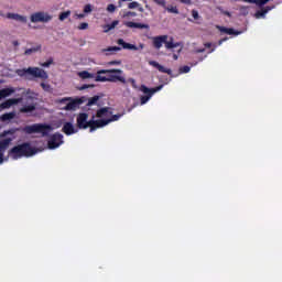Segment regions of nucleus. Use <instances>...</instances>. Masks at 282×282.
Wrapping results in <instances>:
<instances>
[{"mask_svg":"<svg viewBox=\"0 0 282 282\" xmlns=\"http://www.w3.org/2000/svg\"><path fill=\"white\" fill-rule=\"evenodd\" d=\"M122 69H98L95 77L96 83H122L127 84L126 77H122Z\"/></svg>","mask_w":282,"mask_h":282,"instance_id":"nucleus-1","label":"nucleus"},{"mask_svg":"<svg viewBox=\"0 0 282 282\" xmlns=\"http://www.w3.org/2000/svg\"><path fill=\"white\" fill-rule=\"evenodd\" d=\"M36 154V150L29 142L20 143L14 145L10 151L9 155L12 160L17 161L23 156H32Z\"/></svg>","mask_w":282,"mask_h":282,"instance_id":"nucleus-2","label":"nucleus"},{"mask_svg":"<svg viewBox=\"0 0 282 282\" xmlns=\"http://www.w3.org/2000/svg\"><path fill=\"white\" fill-rule=\"evenodd\" d=\"M15 74H18L21 78H24L26 80H33L35 78H40L43 80L48 79V74L44 69H41L40 67H29L23 69L15 70Z\"/></svg>","mask_w":282,"mask_h":282,"instance_id":"nucleus-3","label":"nucleus"},{"mask_svg":"<svg viewBox=\"0 0 282 282\" xmlns=\"http://www.w3.org/2000/svg\"><path fill=\"white\" fill-rule=\"evenodd\" d=\"M52 130V126L46 123H34L31 126H26L23 129L24 133H41V135L43 137H48Z\"/></svg>","mask_w":282,"mask_h":282,"instance_id":"nucleus-4","label":"nucleus"},{"mask_svg":"<svg viewBox=\"0 0 282 282\" xmlns=\"http://www.w3.org/2000/svg\"><path fill=\"white\" fill-rule=\"evenodd\" d=\"M163 89V85H159L155 88H148L145 85H141L140 90L143 96L140 97V104L141 105H147L149 100H151L152 96Z\"/></svg>","mask_w":282,"mask_h":282,"instance_id":"nucleus-5","label":"nucleus"},{"mask_svg":"<svg viewBox=\"0 0 282 282\" xmlns=\"http://www.w3.org/2000/svg\"><path fill=\"white\" fill-rule=\"evenodd\" d=\"M100 100V96H94L89 99H87L86 97H82V98H77V99H72V108H75L79 105H84L86 104L87 110H90V107L97 105V102Z\"/></svg>","mask_w":282,"mask_h":282,"instance_id":"nucleus-6","label":"nucleus"},{"mask_svg":"<svg viewBox=\"0 0 282 282\" xmlns=\"http://www.w3.org/2000/svg\"><path fill=\"white\" fill-rule=\"evenodd\" d=\"M51 20L52 17L43 11L32 13L30 17L31 23H48Z\"/></svg>","mask_w":282,"mask_h":282,"instance_id":"nucleus-7","label":"nucleus"},{"mask_svg":"<svg viewBox=\"0 0 282 282\" xmlns=\"http://www.w3.org/2000/svg\"><path fill=\"white\" fill-rule=\"evenodd\" d=\"M95 119H96V116L91 115V119L89 120V126H88V128L90 129V132H94L96 129L107 127L109 124L106 118L100 120H95Z\"/></svg>","mask_w":282,"mask_h":282,"instance_id":"nucleus-8","label":"nucleus"},{"mask_svg":"<svg viewBox=\"0 0 282 282\" xmlns=\"http://www.w3.org/2000/svg\"><path fill=\"white\" fill-rule=\"evenodd\" d=\"M63 142V135L61 133L53 134L47 141V148L53 150L61 147Z\"/></svg>","mask_w":282,"mask_h":282,"instance_id":"nucleus-9","label":"nucleus"},{"mask_svg":"<svg viewBox=\"0 0 282 282\" xmlns=\"http://www.w3.org/2000/svg\"><path fill=\"white\" fill-rule=\"evenodd\" d=\"M112 116L110 107H102L96 111L95 118L97 119H108Z\"/></svg>","mask_w":282,"mask_h":282,"instance_id":"nucleus-10","label":"nucleus"},{"mask_svg":"<svg viewBox=\"0 0 282 282\" xmlns=\"http://www.w3.org/2000/svg\"><path fill=\"white\" fill-rule=\"evenodd\" d=\"M56 105H59V110H66L70 111L72 109V98H63V99H56Z\"/></svg>","mask_w":282,"mask_h":282,"instance_id":"nucleus-11","label":"nucleus"},{"mask_svg":"<svg viewBox=\"0 0 282 282\" xmlns=\"http://www.w3.org/2000/svg\"><path fill=\"white\" fill-rule=\"evenodd\" d=\"M88 115L87 113H80L77 118V126L79 129H87L89 128V121H87Z\"/></svg>","mask_w":282,"mask_h":282,"instance_id":"nucleus-12","label":"nucleus"},{"mask_svg":"<svg viewBox=\"0 0 282 282\" xmlns=\"http://www.w3.org/2000/svg\"><path fill=\"white\" fill-rule=\"evenodd\" d=\"M169 40V35H159L155 36L154 39H152V45H154V47L156 50H161V47L163 46V44H165V41Z\"/></svg>","mask_w":282,"mask_h":282,"instance_id":"nucleus-13","label":"nucleus"},{"mask_svg":"<svg viewBox=\"0 0 282 282\" xmlns=\"http://www.w3.org/2000/svg\"><path fill=\"white\" fill-rule=\"evenodd\" d=\"M149 65L151 67H155L161 74H167V75L172 76V69L165 68L164 66H162L160 63H158L155 61H150Z\"/></svg>","mask_w":282,"mask_h":282,"instance_id":"nucleus-14","label":"nucleus"},{"mask_svg":"<svg viewBox=\"0 0 282 282\" xmlns=\"http://www.w3.org/2000/svg\"><path fill=\"white\" fill-rule=\"evenodd\" d=\"M6 18L9 19V20H13L15 22H19V23H26L28 22L26 17L20 15L18 13L9 12V13L6 14Z\"/></svg>","mask_w":282,"mask_h":282,"instance_id":"nucleus-15","label":"nucleus"},{"mask_svg":"<svg viewBox=\"0 0 282 282\" xmlns=\"http://www.w3.org/2000/svg\"><path fill=\"white\" fill-rule=\"evenodd\" d=\"M126 28L129 29H138V30H149V24H142V23H134V22H124L123 23Z\"/></svg>","mask_w":282,"mask_h":282,"instance_id":"nucleus-16","label":"nucleus"},{"mask_svg":"<svg viewBox=\"0 0 282 282\" xmlns=\"http://www.w3.org/2000/svg\"><path fill=\"white\" fill-rule=\"evenodd\" d=\"M21 102V98L19 99H7L0 105V108L6 110L9 109L13 105H19Z\"/></svg>","mask_w":282,"mask_h":282,"instance_id":"nucleus-17","label":"nucleus"},{"mask_svg":"<svg viewBox=\"0 0 282 282\" xmlns=\"http://www.w3.org/2000/svg\"><path fill=\"white\" fill-rule=\"evenodd\" d=\"M36 110V104H31V105H23L21 108H20V112L21 113H32L33 111Z\"/></svg>","mask_w":282,"mask_h":282,"instance_id":"nucleus-18","label":"nucleus"},{"mask_svg":"<svg viewBox=\"0 0 282 282\" xmlns=\"http://www.w3.org/2000/svg\"><path fill=\"white\" fill-rule=\"evenodd\" d=\"M117 44L121 45L123 50L138 51V46L127 43L124 40H117Z\"/></svg>","mask_w":282,"mask_h":282,"instance_id":"nucleus-19","label":"nucleus"},{"mask_svg":"<svg viewBox=\"0 0 282 282\" xmlns=\"http://www.w3.org/2000/svg\"><path fill=\"white\" fill-rule=\"evenodd\" d=\"M12 142L11 138H6L0 141V152L6 153L7 149H9L10 143Z\"/></svg>","mask_w":282,"mask_h":282,"instance_id":"nucleus-20","label":"nucleus"},{"mask_svg":"<svg viewBox=\"0 0 282 282\" xmlns=\"http://www.w3.org/2000/svg\"><path fill=\"white\" fill-rule=\"evenodd\" d=\"M77 75L79 76L80 79L86 80V79H96L95 74L89 73L88 70H82L78 72Z\"/></svg>","mask_w":282,"mask_h":282,"instance_id":"nucleus-21","label":"nucleus"},{"mask_svg":"<svg viewBox=\"0 0 282 282\" xmlns=\"http://www.w3.org/2000/svg\"><path fill=\"white\" fill-rule=\"evenodd\" d=\"M220 33H225L227 35H239L240 33L235 31L231 28L218 26Z\"/></svg>","mask_w":282,"mask_h":282,"instance_id":"nucleus-22","label":"nucleus"},{"mask_svg":"<svg viewBox=\"0 0 282 282\" xmlns=\"http://www.w3.org/2000/svg\"><path fill=\"white\" fill-rule=\"evenodd\" d=\"M15 93L14 88H3L0 90V101L2 98H7Z\"/></svg>","mask_w":282,"mask_h":282,"instance_id":"nucleus-23","label":"nucleus"},{"mask_svg":"<svg viewBox=\"0 0 282 282\" xmlns=\"http://www.w3.org/2000/svg\"><path fill=\"white\" fill-rule=\"evenodd\" d=\"M118 25H119V21L118 20H115L111 24H105L104 25V32L108 33L111 30H115Z\"/></svg>","mask_w":282,"mask_h":282,"instance_id":"nucleus-24","label":"nucleus"},{"mask_svg":"<svg viewBox=\"0 0 282 282\" xmlns=\"http://www.w3.org/2000/svg\"><path fill=\"white\" fill-rule=\"evenodd\" d=\"M242 1L248 2V3H253V4H257L260 8H262L263 6H265L271 0H242Z\"/></svg>","mask_w":282,"mask_h":282,"instance_id":"nucleus-25","label":"nucleus"},{"mask_svg":"<svg viewBox=\"0 0 282 282\" xmlns=\"http://www.w3.org/2000/svg\"><path fill=\"white\" fill-rule=\"evenodd\" d=\"M41 48H42L41 45L34 46V47H31V48H26V51H24V55H26V56L32 55L35 52H40Z\"/></svg>","mask_w":282,"mask_h":282,"instance_id":"nucleus-26","label":"nucleus"},{"mask_svg":"<svg viewBox=\"0 0 282 282\" xmlns=\"http://www.w3.org/2000/svg\"><path fill=\"white\" fill-rule=\"evenodd\" d=\"M15 118V113L14 112H9V113H4V115H1V121L2 122H7L11 119H14Z\"/></svg>","mask_w":282,"mask_h":282,"instance_id":"nucleus-27","label":"nucleus"},{"mask_svg":"<svg viewBox=\"0 0 282 282\" xmlns=\"http://www.w3.org/2000/svg\"><path fill=\"white\" fill-rule=\"evenodd\" d=\"M273 9V7H265V8H262L261 10H259L257 12V18H261V17H264L268 12H270L271 10Z\"/></svg>","mask_w":282,"mask_h":282,"instance_id":"nucleus-28","label":"nucleus"},{"mask_svg":"<svg viewBox=\"0 0 282 282\" xmlns=\"http://www.w3.org/2000/svg\"><path fill=\"white\" fill-rule=\"evenodd\" d=\"M63 132L67 135H70L72 134V122L68 121L64 124L63 127Z\"/></svg>","mask_w":282,"mask_h":282,"instance_id":"nucleus-29","label":"nucleus"},{"mask_svg":"<svg viewBox=\"0 0 282 282\" xmlns=\"http://www.w3.org/2000/svg\"><path fill=\"white\" fill-rule=\"evenodd\" d=\"M40 87L47 94H52L53 93V88L50 84H45V83H41Z\"/></svg>","mask_w":282,"mask_h":282,"instance_id":"nucleus-30","label":"nucleus"},{"mask_svg":"<svg viewBox=\"0 0 282 282\" xmlns=\"http://www.w3.org/2000/svg\"><path fill=\"white\" fill-rule=\"evenodd\" d=\"M122 116H124V113L121 115H112L111 118H105L108 122V124H110L111 122L118 121Z\"/></svg>","mask_w":282,"mask_h":282,"instance_id":"nucleus-31","label":"nucleus"},{"mask_svg":"<svg viewBox=\"0 0 282 282\" xmlns=\"http://www.w3.org/2000/svg\"><path fill=\"white\" fill-rule=\"evenodd\" d=\"M137 15H138V13L134 11H124L122 14V18L130 19V18H135Z\"/></svg>","mask_w":282,"mask_h":282,"instance_id":"nucleus-32","label":"nucleus"},{"mask_svg":"<svg viewBox=\"0 0 282 282\" xmlns=\"http://www.w3.org/2000/svg\"><path fill=\"white\" fill-rule=\"evenodd\" d=\"M169 13H172V14H180V11L177 9V7H163Z\"/></svg>","mask_w":282,"mask_h":282,"instance_id":"nucleus-33","label":"nucleus"},{"mask_svg":"<svg viewBox=\"0 0 282 282\" xmlns=\"http://www.w3.org/2000/svg\"><path fill=\"white\" fill-rule=\"evenodd\" d=\"M164 45L167 50H173L176 48L178 46V44H174L173 41H166L164 42Z\"/></svg>","mask_w":282,"mask_h":282,"instance_id":"nucleus-34","label":"nucleus"},{"mask_svg":"<svg viewBox=\"0 0 282 282\" xmlns=\"http://www.w3.org/2000/svg\"><path fill=\"white\" fill-rule=\"evenodd\" d=\"M120 51H121L120 46H108L107 48L104 50V52H109V53L120 52Z\"/></svg>","mask_w":282,"mask_h":282,"instance_id":"nucleus-35","label":"nucleus"},{"mask_svg":"<svg viewBox=\"0 0 282 282\" xmlns=\"http://www.w3.org/2000/svg\"><path fill=\"white\" fill-rule=\"evenodd\" d=\"M69 15H70V11H69V10H68V11H65V12H62V13L59 14V20H61L62 22H64L65 20L68 19Z\"/></svg>","mask_w":282,"mask_h":282,"instance_id":"nucleus-36","label":"nucleus"},{"mask_svg":"<svg viewBox=\"0 0 282 282\" xmlns=\"http://www.w3.org/2000/svg\"><path fill=\"white\" fill-rule=\"evenodd\" d=\"M116 10H117L116 4L109 3V4L107 6V11H108L109 13H113V12H116Z\"/></svg>","mask_w":282,"mask_h":282,"instance_id":"nucleus-37","label":"nucleus"},{"mask_svg":"<svg viewBox=\"0 0 282 282\" xmlns=\"http://www.w3.org/2000/svg\"><path fill=\"white\" fill-rule=\"evenodd\" d=\"M51 65H53V58H48L44 63L40 64V66H42V67H50Z\"/></svg>","mask_w":282,"mask_h":282,"instance_id":"nucleus-38","label":"nucleus"},{"mask_svg":"<svg viewBox=\"0 0 282 282\" xmlns=\"http://www.w3.org/2000/svg\"><path fill=\"white\" fill-rule=\"evenodd\" d=\"M83 12L86 13V14L91 13V12H93V7H91V4H86V6H84Z\"/></svg>","mask_w":282,"mask_h":282,"instance_id":"nucleus-39","label":"nucleus"},{"mask_svg":"<svg viewBox=\"0 0 282 282\" xmlns=\"http://www.w3.org/2000/svg\"><path fill=\"white\" fill-rule=\"evenodd\" d=\"M191 72L189 66H183L180 68V74H188Z\"/></svg>","mask_w":282,"mask_h":282,"instance_id":"nucleus-40","label":"nucleus"},{"mask_svg":"<svg viewBox=\"0 0 282 282\" xmlns=\"http://www.w3.org/2000/svg\"><path fill=\"white\" fill-rule=\"evenodd\" d=\"M151 1L155 2V4L161 8H165V0H151Z\"/></svg>","mask_w":282,"mask_h":282,"instance_id":"nucleus-41","label":"nucleus"},{"mask_svg":"<svg viewBox=\"0 0 282 282\" xmlns=\"http://www.w3.org/2000/svg\"><path fill=\"white\" fill-rule=\"evenodd\" d=\"M128 83L131 84V86H132L133 89H137V88H138L137 82H135L134 78L130 77V78L128 79Z\"/></svg>","mask_w":282,"mask_h":282,"instance_id":"nucleus-42","label":"nucleus"},{"mask_svg":"<svg viewBox=\"0 0 282 282\" xmlns=\"http://www.w3.org/2000/svg\"><path fill=\"white\" fill-rule=\"evenodd\" d=\"M139 7H140L139 2H130L128 6L129 9H137Z\"/></svg>","mask_w":282,"mask_h":282,"instance_id":"nucleus-43","label":"nucleus"},{"mask_svg":"<svg viewBox=\"0 0 282 282\" xmlns=\"http://www.w3.org/2000/svg\"><path fill=\"white\" fill-rule=\"evenodd\" d=\"M94 85H88V84H83L80 87H78L77 89L79 90H84V89H88V88H93Z\"/></svg>","mask_w":282,"mask_h":282,"instance_id":"nucleus-44","label":"nucleus"},{"mask_svg":"<svg viewBox=\"0 0 282 282\" xmlns=\"http://www.w3.org/2000/svg\"><path fill=\"white\" fill-rule=\"evenodd\" d=\"M88 29V23L83 22L78 25V30H87Z\"/></svg>","mask_w":282,"mask_h":282,"instance_id":"nucleus-45","label":"nucleus"},{"mask_svg":"<svg viewBox=\"0 0 282 282\" xmlns=\"http://www.w3.org/2000/svg\"><path fill=\"white\" fill-rule=\"evenodd\" d=\"M192 17H193L194 20L199 19V14H198L197 10H192Z\"/></svg>","mask_w":282,"mask_h":282,"instance_id":"nucleus-46","label":"nucleus"},{"mask_svg":"<svg viewBox=\"0 0 282 282\" xmlns=\"http://www.w3.org/2000/svg\"><path fill=\"white\" fill-rule=\"evenodd\" d=\"M180 1L181 3L185 4V6H191L193 4V1L192 0H177Z\"/></svg>","mask_w":282,"mask_h":282,"instance_id":"nucleus-47","label":"nucleus"},{"mask_svg":"<svg viewBox=\"0 0 282 282\" xmlns=\"http://www.w3.org/2000/svg\"><path fill=\"white\" fill-rule=\"evenodd\" d=\"M121 64V62H119V61H111V62H108V65L109 66H118V65H120Z\"/></svg>","mask_w":282,"mask_h":282,"instance_id":"nucleus-48","label":"nucleus"},{"mask_svg":"<svg viewBox=\"0 0 282 282\" xmlns=\"http://www.w3.org/2000/svg\"><path fill=\"white\" fill-rule=\"evenodd\" d=\"M228 41V37L218 41V45H223L224 42Z\"/></svg>","mask_w":282,"mask_h":282,"instance_id":"nucleus-49","label":"nucleus"},{"mask_svg":"<svg viewBox=\"0 0 282 282\" xmlns=\"http://www.w3.org/2000/svg\"><path fill=\"white\" fill-rule=\"evenodd\" d=\"M212 46H213V43H210V42L205 43L206 48H212Z\"/></svg>","mask_w":282,"mask_h":282,"instance_id":"nucleus-50","label":"nucleus"},{"mask_svg":"<svg viewBox=\"0 0 282 282\" xmlns=\"http://www.w3.org/2000/svg\"><path fill=\"white\" fill-rule=\"evenodd\" d=\"M3 163V152H0V164Z\"/></svg>","mask_w":282,"mask_h":282,"instance_id":"nucleus-51","label":"nucleus"},{"mask_svg":"<svg viewBox=\"0 0 282 282\" xmlns=\"http://www.w3.org/2000/svg\"><path fill=\"white\" fill-rule=\"evenodd\" d=\"M74 133H77V129L74 126H72V134Z\"/></svg>","mask_w":282,"mask_h":282,"instance_id":"nucleus-52","label":"nucleus"},{"mask_svg":"<svg viewBox=\"0 0 282 282\" xmlns=\"http://www.w3.org/2000/svg\"><path fill=\"white\" fill-rule=\"evenodd\" d=\"M224 14L227 15L228 18L231 17V13L229 11H224Z\"/></svg>","mask_w":282,"mask_h":282,"instance_id":"nucleus-53","label":"nucleus"},{"mask_svg":"<svg viewBox=\"0 0 282 282\" xmlns=\"http://www.w3.org/2000/svg\"><path fill=\"white\" fill-rule=\"evenodd\" d=\"M12 45H13V46H19L20 43H19L18 41H13V42H12Z\"/></svg>","mask_w":282,"mask_h":282,"instance_id":"nucleus-54","label":"nucleus"},{"mask_svg":"<svg viewBox=\"0 0 282 282\" xmlns=\"http://www.w3.org/2000/svg\"><path fill=\"white\" fill-rule=\"evenodd\" d=\"M127 1H132V0H120V1H119V8H121V3H122V2H127Z\"/></svg>","mask_w":282,"mask_h":282,"instance_id":"nucleus-55","label":"nucleus"},{"mask_svg":"<svg viewBox=\"0 0 282 282\" xmlns=\"http://www.w3.org/2000/svg\"><path fill=\"white\" fill-rule=\"evenodd\" d=\"M196 52H197V53H204V52H205V48H197Z\"/></svg>","mask_w":282,"mask_h":282,"instance_id":"nucleus-56","label":"nucleus"},{"mask_svg":"<svg viewBox=\"0 0 282 282\" xmlns=\"http://www.w3.org/2000/svg\"><path fill=\"white\" fill-rule=\"evenodd\" d=\"M145 8H147V10H149V11H152V8H151V6H149V4H145Z\"/></svg>","mask_w":282,"mask_h":282,"instance_id":"nucleus-57","label":"nucleus"},{"mask_svg":"<svg viewBox=\"0 0 282 282\" xmlns=\"http://www.w3.org/2000/svg\"><path fill=\"white\" fill-rule=\"evenodd\" d=\"M173 59L177 61L178 59V55L174 54L173 55Z\"/></svg>","mask_w":282,"mask_h":282,"instance_id":"nucleus-58","label":"nucleus"},{"mask_svg":"<svg viewBox=\"0 0 282 282\" xmlns=\"http://www.w3.org/2000/svg\"><path fill=\"white\" fill-rule=\"evenodd\" d=\"M139 12L143 13L144 9L142 7L139 8Z\"/></svg>","mask_w":282,"mask_h":282,"instance_id":"nucleus-59","label":"nucleus"},{"mask_svg":"<svg viewBox=\"0 0 282 282\" xmlns=\"http://www.w3.org/2000/svg\"><path fill=\"white\" fill-rule=\"evenodd\" d=\"M84 17H85L84 14H79V15H78L79 19H83Z\"/></svg>","mask_w":282,"mask_h":282,"instance_id":"nucleus-60","label":"nucleus"},{"mask_svg":"<svg viewBox=\"0 0 282 282\" xmlns=\"http://www.w3.org/2000/svg\"><path fill=\"white\" fill-rule=\"evenodd\" d=\"M213 52H215V47H214V48H212L208 53H213Z\"/></svg>","mask_w":282,"mask_h":282,"instance_id":"nucleus-61","label":"nucleus"},{"mask_svg":"<svg viewBox=\"0 0 282 282\" xmlns=\"http://www.w3.org/2000/svg\"><path fill=\"white\" fill-rule=\"evenodd\" d=\"M247 8L246 7H241V10H246Z\"/></svg>","mask_w":282,"mask_h":282,"instance_id":"nucleus-62","label":"nucleus"}]
</instances>
